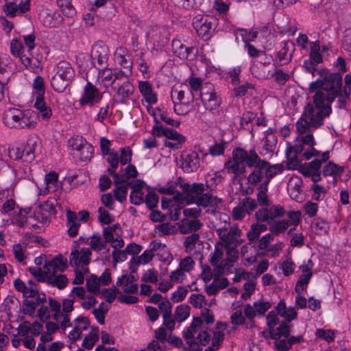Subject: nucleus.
Segmentation results:
<instances>
[{"instance_id":"nucleus-44","label":"nucleus","mask_w":351,"mask_h":351,"mask_svg":"<svg viewBox=\"0 0 351 351\" xmlns=\"http://www.w3.org/2000/svg\"><path fill=\"white\" fill-rule=\"evenodd\" d=\"M195 265V262L191 256H186L181 260L179 267L184 271L189 272L191 271Z\"/></svg>"},{"instance_id":"nucleus-41","label":"nucleus","mask_w":351,"mask_h":351,"mask_svg":"<svg viewBox=\"0 0 351 351\" xmlns=\"http://www.w3.org/2000/svg\"><path fill=\"white\" fill-rule=\"evenodd\" d=\"M188 192L185 193H191L195 196L199 197L205 191L204 184L202 183H193L192 184H189V188L188 189Z\"/></svg>"},{"instance_id":"nucleus-51","label":"nucleus","mask_w":351,"mask_h":351,"mask_svg":"<svg viewBox=\"0 0 351 351\" xmlns=\"http://www.w3.org/2000/svg\"><path fill=\"white\" fill-rule=\"evenodd\" d=\"M224 333L221 331H214L211 347L217 350L224 339Z\"/></svg>"},{"instance_id":"nucleus-18","label":"nucleus","mask_w":351,"mask_h":351,"mask_svg":"<svg viewBox=\"0 0 351 351\" xmlns=\"http://www.w3.org/2000/svg\"><path fill=\"white\" fill-rule=\"evenodd\" d=\"M199 166V155L197 152H193L186 155L182 163V168L187 172L193 171L198 168Z\"/></svg>"},{"instance_id":"nucleus-42","label":"nucleus","mask_w":351,"mask_h":351,"mask_svg":"<svg viewBox=\"0 0 351 351\" xmlns=\"http://www.w3.org/2000/svg\"><path fill=\"white\" fill-rule=\"evenodd\" d=\"M240 204L243 205L245 208V213L248 214H250V213L254 211L257 207L256 201L251 197L244 198L242 202H240Z\"/></svg>"},{"instance_id":"nucleus-31","label":"nucleus","mask_w":351,"mask_h":351,"mask_svg":"<svg viewBox=\"0 0 351 351\" xmlns=\"http://www.w3.org/2000/svg\"><path fill=\"white\" fill-rule=\"evenodd\" d=\"M151 115L154 118V121L156 122V125L153 126L152 130V134L153 136H156L158 137H160L162 136H164L165 132V127L163 125H159L160 121L158 119L157 117V112L156 111H148Z\"/></svg>"},{"instance_id":"nucleus-32","label":"nucleus","mask_w":351,"mask_h":351,"mask_svg":"<svg viewBox=\"0 0 351 351\" xmlns=\"http://www.w3.org/2000/svg\"><path fill=\"white\" fill-rule=\"evenodd\" d=\"M36 308V305L34 301L25 299L23 301V308L20 311L25 315L34 317Z\"/></svg>"},{"instance_id":"nucleus-27","label":"nucleus","mask_w":351,"mask_h":351,"mask_svg":"<svg viewBox=\"0 0 351 351\" xmlns=\"http://www.w3.org/2000/svg\"><path fill=\"white\" fill-rule=\"evenodd\" d=\"M86 286L87 291L93 295H97L100 291L99 278L95 274L90 275V278L86 279Z\"/></svg>"},{"instance_id":"nucleus-13","label":"nucleus","mask_w":351,"mask_h":351,"mask_svg":"<svg viewBox=\"0 0 351 351\" xmlns=\"http://www.w3.org/2000/svg\"><path fill=\"white\" fill-rule=\"evenodd\" d=\"M82 255L80 257V252L78 250L74 249L72 250L70 255L69 263L71 267H79L81 263L84 265H88L90 262L92 253L91 251L86 247H83L80 251Z\"/></svg>"},{"instance_id":"nucleus-25","label":"nucleus","mask_w":351,"mask_h":351,"mask_svg":"<svg viewBox=\"0 0 351 351\" xmlns=\"http://www.w3.org/2000/svg\"><path fill=\"white\" fill-rule=\"evenodd\" d=\"M189 315L190 306L186 304H180L176 307L174 317L177 322H182L186 319Z\"/></svg>"},{"instance_id":"nucleus-56","label":"nucleus","mask_w":351,"mask_h":351,"mask_svg":"<svg viewBox=\"0 0 351 351\" xmlns=\"http://www.w3.org/2000/svg\"><path fill=\"white\" fill-rule=\"evenodd\" d=\"M231 323L234 325L240 326L245 324V317L243 315L241 311H237L230 317Z\"/></svg>"},{"instance_id":"nucleus-54","label":"nucleus","mask_w":351,"mask_h":351,"mask_svg":"<svg viewBox=\"0 0 351 351\" xmlns=\"http://www.w3.org/2000/svg\"><path fill=\"white\" fill-rule=\"evenodd\" d=\"M44 268L45 269V276L47 278L49 276H55V271L57 270L58 266L54 261V260H51L49 261H46L44 265Z\"/></svg>"},{"instance_id":"nucleus-2","label":"nucleus","mask_w":351,"mask_h":351,"mask_svg":"<svg viewBox=\"0 0 351 351\" xmlns=\"http://www.w3.org/2000/svg\"><path fill=\"white\" fill-rule=\"evenodd\" d=\"M20 115L4 113L3 121L10 128H34L40 119L38 111H20Z\"/></svg>"},{"instance_id":"nucleus-55","label":"nucleus","mask_w":351,"mask_h":351,"mask_svg":"<svg viewBox=\"0 0 351 351\" xmlns=\"http://www.w3.org/2000/svg\"><path fill=\"white\" fill-rule=\"evenodd\" d=\"M158 307L160 310L162 311L163 318H166L167 317H172V304L169 300L160 302Z\"/></svg>"},{"instance_id":"nucleus-29","label":"nucleus","mask_w":351,"mask_h":351,"mask_svg":"<svg viewBox=\"0 0 351 351\" xmlns=\"http://www.w3.org/2000/svg\"><path fill=\"white\" fill-rule=\"evenodd\" d=\"M163 134L167 138L175 141L178 143L182 144L186 141V137L173 129L166 128Z\"/></svg>"},{"instance_id":"nucleus-52","label":"nucleus","mask_w":351,"mask_h":351,"mask_svg":"<svg viewBox=\"0 0 351 351\" xmlns=\"http://www.w3.org/2000/svg\"><path fill=\"white\" fill-rule=\"evenodd\" d=\"M111 145L110 141L106 137H101L100 138V148L103 155L108 156L112 152H117L114 150H110V147Z\"/></svg>"},{"instance_id":"nucleus-62","label":"nucleus","mask_w":351,"mask_h":351,"mask_svg":"<svg viewBox=\"0 0 351 351\" xmlns=\"http://www.w3.org/2000/svg\"><path fill=\"white\" fill-rule=\"evenodd\" d=\"M130 186L132 189V193H141L143 195V192L142 191V188L145 184V182L142 180L136 179L134 180L132 182H130Z\"/></svg>"},{"instance_id":"nucleus-34","label":"nucleus","mask_w":351,"mask_h":351,"mask_svg":"<svg viewBox=\"0 0 351 351\" xmlns=\"http://www.w3.org/2000/svg\"><path fill=\"white\" fill-rule=\"evenodd\" d=\"M5 3L3 8V10L5 14L10 17H14L18 11V6L16 2H10L11 0H3Z\"/></svg>"},{"instance_id":"nucleus-30","label":"nucleus","mask_w":351,"mask_h":351,"mask_svg":"<svg viewBox=\"0 0 351 351\" xmlns=\"http://www.w3.org/2000/svg\"><path fill=\"white\" fill-rule=\"evenodd\" d=\"M104 70H104H101V72L99 71V74L102 75L103 81L105 82L106 86L110 85L112 88L116 89L117 83H115V80L113 79L114 73L108 67L104 69Z\"/></svg>"},{"instance_id":"nucleus-40","label":"nucleus","mask_w":351,"mask_h":351,"mask_svg":"<svg viewBox=\"0 0 351 351\" xmlns=\"http://www.w3.org/2000/svg\"><path fill=\"white\" fill-rule=\"evenodd\" d=\"M158 272L155 269H148L142 276V281L145 282L156 283L158 281Z\"/></svg>"},{"instance_id":"nucleus-38","label":"nucleus","mask_w":351,"mask_h":351,"mask_svg":"<svg viewBox=\"0 0 351 351\" xmlns=\"http://www.w3.org/2000/svg\"><path fill=\"white\" fill-rule=\"evenodd\" d=\"M55 202H56V200L54 199H48L44 202L43 204L40 205V212L43 213H48L49 215H55L56 213Z\"/></svg>"},{"instance_id":"nucleus-24","label":"nucleus","mask_w":351,"mask_h":351,"mask_svg":"<svg viewBox=\"0 0 351 351\" xmlns=\"http://www.w3.org/2000/svg\"><path fill=\"white\" fill-rule=\"evenodd\" d=\"M71 82L55 75L51 80V86L53 89L58 93H62Z\"/></svg>"},{"instance_id":"nucleus-6","label":"nucleus","mask_w":351,"mask_h":351,"mask_svg":"<svg viewBox=\"0 0 351 351\" xmlns=\"http://www.w3.org/2000/svg\"><path fill=\"white\" fill-rule=\"evenodd\" d=\"M256 154V151L254 149L250 150L247 152L245 149L241 147H236L232 152V158L233 162L231 160H229L226 165H228L231 163V165L229 167H226L227 168H230L232 170V172L236 175H238V171L239 168V165L245 162L247 167L252 168L254 165H249L250 162H251L250 160H254V157Z\"/></svg>"},{"instance_id":"nucleus-58","label":"nucleus","mask_w":351,"mask_h":351,"mask_svg":"<svg viewBox=\"0 0 351 351\" xmlns=\"http://www.w3.org/2000/svg\"><path fill=\"white\" fill-rule=\"evenodd\" d=\"M188 291L183 287H178L177 291L172 294L171 300L174 302H180L184 300Z\"/></svg>"},{"instance_id":"nucleus-49","label":"nucleus","mask_w":351,"mask_h":351,"mask_svg":"<svg viewBox=\"0 0 351 351\" xmlns=\"http://www.w3.org/2000/svg\"><path fill=\"white\" fill-rule=\"evenodd\" d=\"M127 254H128L126 252V249L124 250H114L112 253L114 267L116 266L117 263L122 262V261H124L125 260H126Z\"/></svg>"},{"instance_id":"nucleus-37","label":"nucleus","mask_w":351,"mask_h":351,"mask_svg":"<svg viewBox=\"0 0 351 351\" xmlns=\"http://www.w3.org/2000/svg\"><path fill=\"white\" fill-rule=\"evenodd\" d=\"M10 51L13 56L21 57L23 52V46L18 39H13L10 43Z\"/></svg>"},{"instance_id":"nucleus-53","label":"nucleus","mask_w":351,"mask_h":351,"mask_svg":"<svg viewBox=\"0 0 351 351\" xmlns=\"http://www.w3.org/2000/svg\"><path fill=\"white\" fill-rule=\"evenodd\" d=\"M325 82L324 79L321 77L318 78L317 80L312 82L309 85V92L310 93H316L317 90H321L324 91Z\"/></svg>"},{"instance_id":"nucleus-4","label":"nucleus","mask_w":351,"mask_h":351,"mask_svg":"<svg viewBox=\"0 0 351 351\" xmlns=\"http://www.w3.org/2000/svg\"><path fill=\"white\" fill-rule=\"evenodd\" d=\"M106 97H108V95H104L90 82H88L84 87V94L80 99L81 107H93L96 104L97 108L99 110H108L109 105L106 102Z\"/></svg>"},{"instance_id":"nucleus-21","label":"nucleus","mask_w":351,"mask_h":351,"mask_svg":"<svg viewBox=\"0 0 351 351\" xmlns=\"http://www.w3.org/2000/svg\"><path fill=\"white\" fill-rule=\"evenodd\" d=\"M35 142L28 140L26 146L21 147L22 149V160L26 162H31L35 158L34 147Z\"/></svg>"},{"instance_id":"nucleus-8","label":"nucleus","mask_w":351,"mask_h":351,"mask_svg":"<svg viewBox=\"0 0 351 351\" xmlns=\"http://www.w3.org/2000/svg\"><path fill=\"white\" fill-rule=\"evenodd\" d=\"M216 21L217 19L213 17L198 14L193 19V27L199 36L207 40L210 37V30Z\"/></svg>"},{"instance_id":"nucleus-12","label":"nucleus","mask_w":351,"mask_h":351,"mask_svg":"<svg viewBox=\"0 0 351 351\" xmlns=\"http://www.w3.org/2000/svg\"><path fill=\"white\" fill-rule=\"evenodd\" d=\"M282 48L276 53V61L279 66L288 64L292 60L295 45L291 40L281 43Z\"/></svg>"},{"instance_id":"nucleus-50","label":"nucleus","mask_w":351,"mask_h":351,"mask_svg":"<svg viewBox=\"0 0 351 351\" xmlns=\"http://www.w3.org/2000/svg\"><path fill=\"white\" fill-rule=\"evenodd\" d=\"M98 213L99 214L98 219L102 224H110L113 221L109 213L102 207L99 208Z\"/></svg>"},{"instance_id":"nucleus-17","label":"nucleus","mask_w":351,"mask_h":351,"mask_svg":"<svg viewBox=\"0 0 351 351\" xmlns=\"http://www.w3.org/2000/svg\"><path fill=\"white\" fill-rule=\"evenodd\" d=\"M259 162H256L254 165V169L249 174L247 178V183L252 186H259L265 179V172L262 167V165L259 164Z\"/></svg>"},{"instance_id":"nucleus-16","label":"nucleus","mask_w":351,"mask_h":351,"mask_svg":"<svg viewBox=\"0 0 351 351\" xmlns=\"http://www.w3.org/2000/svg\"><path fill=\"white\" fill-rule=\"evenodd\" d=\"M116 86L118 88L117 94L119 99H117V102L123 104L126 103L127 99H129V97L134 90L133 85L127 80L121 84L118 82Z\"/></svg>"},{"instance_id":"nucleus-39","label":"nucleus","mask_w":351,"mask_h":351,"mask_svg":"<svg viewBox=\"0 0 351 351\" xmlns=\"http://www.w3.org/2000/svg\"><path fill=\"white\" fill-rule=\"evenodd\" d=\"M113 193L114 198L122 203L126 199L128 188L126 186H118L114 189Z\"/></svg>"},{"instance_id":"nucleus-35","label":"nucleus","mask_w":351,"mask_h":351,"mask_svg":"<svg viewBox=\"0 0 351 351\" xmlns=\"http://www.w3.org/2000/svg\"><path fill=\"white\" fill-rule=\"evenodd\" d=\"M120 162L122 165L130 163L132 156V151L130 147H125L120 149Z\"/></svg>"},{"instance_id":"nucleus-57","label":"nucleus","mask_w":351,"mask_h":351,"mask_svg":"<svg viewBox=\"0 0 351 351\" xmlns=\"http://www.w3.org/2000/svg\"><path fill=\"white\" fill-rule=\"evenodd\" d=\"M197 331V328L195 325L191 324L190 326L183 332V337L186 341L195 339V334Z\"/></svg>"},{"instance_id":"nucleus-15","label":"nucleus","mask_w":351,"mask_h":351,"mask_svg":"<svg viewBox=\"0 0 351 351\" xmlns=\"http://www.w3.org/2000/svg\"><path fill=\"white\" fill-rule=\"evenodd\" d=\"M179 231L182 234H186L191 232L198 231L203 226L199 219L189 220L186 218L182 219L178 223Z\"/></svg>"},{"instance_id":"nucleus-48","label":"nucleus","mask_w":351,"mask_h":351,"mask_svg":"<svg viewBox=\"0 0 351 351\" xmlns=\"http://www.w3.org/2000/svg\"><path fill=\"white\" fill-rule=\"evenodd\" d=\"M226 143L222 141L220 143H216L209 148V153L212 156H219L224 154L225 145Z\"/></svg>"},{"instance_id":"nucleus-60","label":"nucleus","mask_w":351,"mask_h":351,"mask_svg":"<svg viewBox=\"0 0 351 351\" xmlns=\"http://www.w3.org/2000/svg\"><path fill=\"white\" fill-rule=\"evenodd\" d=\"M256 219L258 221H270L269 208H263L258 210L255 213Z\"/></svg>"},{"instance_id":"nucleus-61","label":"nucleus","mask_w":351,"mask_h":351,"mask_svg":"<svg viewBox=\"0 0 351 351\" xmlns=\"http://www.w3.org/2000/svg\"><path fill=\"white\" fill-rule=\"evenodd\" d=\"M13 220L14 221L12 223L19 226L20 228H23L27 221V217L23 213V210H19V211L14 216Z\"/></svg>"},{"instance_id":"nucleus-28","label":"nucleus","mask_w":351,"mask_h":351,"mask_svg":"<svg viewBox=\"0 0 351 351\" xmlns=\"http://www.w3.org/2000/svg\"><path fill=\"white\" fill-rule=\"evenodd\" d=\"M147 189H148V193L145 196L144 202H145L147 207L150 210H152L157 207L159 202V197L156 193L149 191L151 189L149 186H147Z\"/></svg>"},{"instance_id":"nucleus-47","label":"nucleus","mask_w":351,"mask_h":351,"mask_svg":"<svg viewBox=\"0 0 351 351\" xmlns=\"http://www.w3.org/2000/svg\"><path fill=\"white\" fill-rule=\"evenodd\" d=\"M253 306L259 315H263L271 308V304L269 302L256 301Z\"/></svg>"},{"instance_id":"nucleus-9","label":"nucleus","mask_w":351,"mask_h":351,"mask_svg":"<svg viewBox=\"0 0 351 351\" xmlns=\"http://www.w3.org/2000/svg\"><path fill=\"white\" fill-rule=\"evenodd\" d=\"M200 95L206 110H216L219 107L220 100L216 95L213 84L204 83L201 88Z\"/></svg>"},{"instance_id":"nucleus-63","label":"nucleus","mask_w":351,"mask_h":351,"mask_svg":"<svg viewBox=\"0 0 351 351\" xmlns=\"http://www.w3.org/2000/svg\"><path fill=\"white\" fill-rule=\"evenodd\" d=\"M304 210L309 217H315L318 210V204L317 203L308 202L304 205Z\"/></svg>"},{"instance_id":"nucleus-23","label":"nucleus","mask_w":351,"mask_h":351,"mask_svg":"<svg viewBox=\"0 0 351 351\" xmlns=\"http://www.w3.org/2000/svg\"><path fill=\"white\" fill-rule=\"evenodd\" d=\"M47 283L52 287H57L59 289H63L68 285V279L65 275H55L49 276Z\"/></svg>"},{"instance_id":"nucleus-10","label":"nucleus","mask_w":351,"mask_h":351,"mask_svg":"<svg viewBox=\"0 0 351 351\" xmlns=\"http://www.w3.org/2000/svg\"><path fill=\"white\" fill-rule=\"evenodd\" d=\"M33 88L34 90L33 95L35 97L34 107L36 110H51L47 106L44 97L45 90L43 77L39 75L36 77L33 82Z\"/></svg>"},{"instance_id":"nucleus-22","label":"nucleus","mask_w":351,"mask_h":351,"mask_svg":"<svg viewBox=\"0 0 351 351\" xmlns=\"http://www.w3.org/2000/svg\"><path fill=\"white\" fill-rule=\"evenodd\" d=\"M72 0H57V5L62 14L66 17H72L76 14L75 8L71 4Z\"/></svg>"},{"instance_id":"nucleus-36","label":"nucleus","mask_w":351,"mask_h":351,"mask_svg":"<svg viewBox=\"0 0 351 351\" xmlns=\"http://www.w3.org/2000/svg\"><path fill=\"white\" fill-rule=\"evenodd\" d=\"M269 217L270 221L274 220L277 217H282L285 215L286 212L284 208L280 205H274L269 209Z\"/></svg>"},{"instance_id":"nucleus-3","label":"nucleus","mask_w":351,"mask_h":351,"mask_svg":"<svg viewBox=\"0 0 351 351\" xmlns=\"http://www.w3.org/2000/svg\"><path fill=\"white\" fill-rule=\"evenodd\" d=\"M332 111H303L296 123V129L300 134H305L311 127L318 128L324 124V118L329 117Z\"/></svg>"},{"instance_id":"nucleus-19","label":"nucleus","mask_w":351,"mask_h":351,"mask_svg":"<svg viewBox=\"0 0 351 351\" xmlns=\"http://www.w3.org/2000/svg\"><path fill=\"white\" fill-rule=\"evenodd\" d=\"M268 224L269 225L270 232L273 235L277 236L284 232L291 226V221L289 220L269 221Z\"/></svg>"},{"instance_id":"nucleus-43","label":"nucleus","mask_w":351,"mask_h":351,"mask_svg":"<svg viewBox=\"0 0 351 351\" xmlns=\"http://www.w3.org/2000/svg\"><path fill=\"white\" fill-rule=\"evenodd\" d=\"M245 48L247 49L249 56L252 58H257L262 54L265 55L264 51L258 49L254 45H252L247 41L245 43Z\"/></svg>"},{"instance_id":"nucleus-20","label":"nucleus","mask_w":351,"mask_h":351,"mask_svg":"<svg viewBox=\"0 0 351 351\" xmlns=\"http://www.w3.org/2000/svg\"><path fill=\"white\" fill-rule=\"evenodd\" d=\"M291 326L287 323V321H282L278 327L276 329V333H271V339L278 340L281 337L288 338L290 336Z\"/></svg>"},{"instance_id":"nucleus-64","label":"nucleus","mask_w":351,"mask_h":351,"mask_svg":"<svg viewBox=\"0 0 351 351\" xmlns=\"http://www.w3.org/2000/svg\"><path fill=\"white\" fill-rule=\"evenodd\" d=\"M274 346L278 351H288L291 348V346L288 343L287 339L276 340Z\"/></svg>"},{"instance_id":"nucleus-5","label":"nucleus","mask_w":351,"mask_h":351,"mask_svg":"<svg viewBox=\"0 0 351 351\" xmlns=\"http://www.w3.org/2000/svg\"><path fill=\"white\" fill-rule=\"evenodd\" d=\"M88 60H90V66L88 64L84 67H95L99 72L101 70L106 69L108 66V60L109 58V49L108 46L101 40H98L92 46L90 56H87Z\"/></svg>"},{"instance_id":"nucleus-1","label":"nucleus","mask_w":351,"mask_h":351,"mask_svg":"<svg viewBox=\"0 0 351 351\" xmlns=\"http://www.w3.org/2000/svg\"><path fill=\"white\" fill-rule=\"evenodd\" d=\"M318 75L325 82L324 91L319 90L313 96V102L317 110H332L331 103L338 98L339 108L346 106L345 98L342 95V76L341 73H332L326 68L318 71Z\"/></svg>"},{"instance_id":"nucleus-45","label":"nucleus","mask_w":351,"mask_h":351,"mask_svg":"<svg viewBox=\"0 0 351 351\" xmlns=\"http://www.w3.org/2000/svg\"><path fill=\"white\" fill-rule=\"evenodd\" d=\"M190 302L196 308H201L203 303L206 304L205 296L202 294H192L190 297Z\"/></svg>"},{"instance_id":"nucleus-11","label":"nucleus","mask_w":351,"mask_h":351,"mask_svg":"<svg viewBox=\"0 0 351 351\" xmlns=\"http://www.w3.org/2000/svg\"><path fill=\"white\" fill-rule=\"evenodd\" d=\"M138 88L143 96L142 103L145 106L147 110H149V108L152 104L157 102V94L153 90L152 85L148 81H139Z\"/></svg>"},{"instance_id":"nucleus-59","label":"nucleus","mask_w":351,"mask_h":351,"mask_svg":"<svg viewBox=\"0 0 351 351\" xmlns=\"http://www.w3.org/2000/svg\"><path fill=\"white\" fill-rule=\"evenodd\" d=\"M154 254L152 252V250H145L141 256H139L136 259V265L138 266L141 263L147 264L149 263Z\"/></svg>"},{"instance_id":"nucleus-7","label":"nucleus","mask_w":351,"mask_h":351,"mask_svg":"<svg viewBox=\"0 0 351 351\" xmlns=\"http://www.w3.org/2000/svg\"><path fill=\"white\" fill-rule=\"evenodd\" d=\"M254 159V160H250V162H250L249 165H250L254 166L256 162H261L259 164L262 165L265 172V179L262 184H265L267 186H269V182L273 178H274L276 175L281 173L285 169L282 164L271 165L269 162L261 159L256 152Z\"/></svg>"},{"instance_id":"nucleus-14","label":"nucleus","mask_w":351,"mask_h":351,"mask_svg":"<svg viewBox=\"0 0 351 351\" xmlns=\"http://www.w3.org/2000/svg\"><path fill=\"white\" fill-rule=\"evenodd\" d=\"M56 75L71 82L75 77V72L69 62L60 61L57 64Z\"/></svg>"},{"instance_id":"nucleus-33","label":"nucleus","mask_w":351,"mask_h":351,"mask_svg":"<svg viewBox=\"0 0 351 351\" xmlns=\"http://www.w3.org/2000/svg\"><path fill=\"white\" fill-rule=\"evenodd\" d=\"M94 147L92 145L86 142L85 147L80 152V159L84 162L90 161L93 156Z\"/></svg>"},{"instance_id":"nucleus-26","label":"nucleus","mask_w":351,"mask_h":351,"mask_svg":"<svg viewBox=\"0 0 351 351\" xmlns=\"http://www.w3.org/2000/svg\"><path fill=\"white\" fill-rule=\"evenodd\" d=\"M257 189L258 191L257 193V201L259 205L262 206H269V199L267 195L268 186L261 183L257 187Z\"/></svg>"},{"instance_id":"nucleus-46","label":"nucleus","mask_w":351,"mask_h":351,"mask_svg":"<svg viewBox=\"0 0 351 351\" xmlns=\"http://www.w3.org/2000/svg\"><path fill=\"white\" fill-rule=\"evenodd\" d=\"M291 152L289 150L286 151V156L287 158V169H297L299 165L298 158L297 154H294L293 156H291Z\"/></svg>"}]
</instances>
